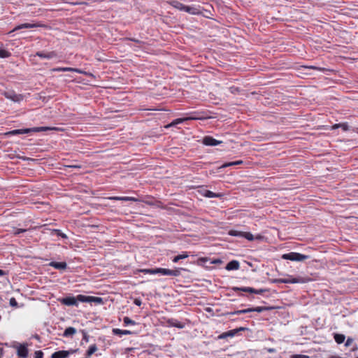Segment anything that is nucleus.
Segmentation results:
<instances>
[{
    "label": "nucleus",
    "instance_id": "4be33fe9",
    "mask_svg": "<svg viewBox=\"0 0 358 358\" xmlns=\"http://www.w3.org/2000/svg\"><path fill=\"white\" fill-rule=\"evenodd\" d=\"M334 338L338 344H341L345 341V336L341 334H334Z\"/></svg>",
    "mask_w": 358,
    "mask_h": 358
},
{
    "label": "nucleus",
    "instance_id": "2f4dec72",
    "mask_svg": "<svg viewBox=\"0 0 358 358\" xmlns=\"http://www.w3.org/2000/svg\"><path fill=\"white\" fill-rule=\"evenodd\" d=\"M123 322H124V325H126V326L136 324L135 321L132 320L131 319H130L128 317H124L123 319Z\"/></svg>",
    "mask_w": 358,
    "mask_h": 358
},
{
    "label": "nucleus",
    "instance_id": "37998d69",
    "mask_svg": "<svg viewBox=\"0 0 358 358\" xmlns=\"http://www.w3.org/2000/svg\"><path fill=\"white\" fill-rule=\"evenodd\" d=\"M290 358H309V356L305 355H293Z\"/></svg>",
    "mask_w": 358,
    "mask_h": 358
},
{
    "label": "nucleus",
    "instance_id": "4d7b16f0",
    "mask_svg": "<svg viewBox=\"0 0 358 358\" xmlns=\"http://www.w3.org/2000/svg\"><path fill=\"white\" fill-rule=\"evenodd\" d=\"M358 358V357H357Z\"/></svg>",
    "mask_w": 358,
    "mask_h": 358
},
{
    "label": "nucleus",
    "instance_id": "de8ad7c7",
    "mask_svg": "<svg viewBox=\"0 0 358 358\" xmlns=\"http://www.w3.org/2000/svg\"><path fill=\"white\" fill-rule=\"evenodd\" d=\"M67 167L69 168H73V169H81L82 166L80 164H71V165H67Z\"/></svg>",
    "mask_w": 358,
    "mask_h": 358
},
{
    "label": "nucleus",
    "instance_id": "f03ea898",
    "mask_svg": "<svg viewBox=\"0 0 358 358\" xmlns=\"http://www.w3.org/2000/svg\"><path fill=\"white\" fill-rule=\"evenodd\" d=\"M59 129L56 127H33L29 129H15L10 131H8L5 134L6 136H14L19 134H29L30 132H39V131H46L50 130H58Z\"/></svg>",
    "mask_w": 358,
    "mask_h": 358
},
{
    "label": "nucleus",
    "instance_id": "ddd939ff",
    "mask_svg": "<svg viewBox=\"0 0 358 358\" xmlns=\"http://www.w3.org/2000/svg\"><path fill=\"white\" fill-rule=\"evenodd\" d=\"M222 143V141H217L214 138L206 136L203 138V144L208 146H215Z\"/></svg>",
    "mask_w": 358,
    "mask_h": 358
},
{
    "label": "nucleus",
    "instance_id": "0eeeda50",
    "mask_svg": "<svg viewBox=\"0 0 358 358\" xmlns=\"http://www.w3.org/2000/svg\"><path fill=\"white\" fill-rule=\"evenodd\" d=\"M246 329H247V328H245V327H239L238 329H232V330H230V331H228L221 334L218 336V338L219 339H224V338H227V337H234V336H236L238 332L244 331Z\"/></svg>",
    "mask_w": 358,
    "mask_h": 358
},
{
    "label": "nucleus",
    "instance_id": "39448f33",
    "mask_svg": "<svg viewBox=\"0 0 358 358\" xmlns=\"http://www.w3.org/2000/svg\"><path fill=\"white\" fill-rule=\"evenodd\" d=\"M283 259H287L296 262H302L308 259V256L294 252H291L287 254H284L282 256Z\"/></svg>",
    "mask_w": 358,
    "mask_h": 358
},
{
    "label": "nucleus",
    "instance_id": "a211bd4d",
    "mask_svg": "<svg viewBox=\"0 0 358 358\" xmlns=\"http://www.w3.org/2000/svg\"><path fill=\"white\" fill-rule=\"evenodd\" d=\"M203 196L208 198H214V197H218L221 198L223 196L222 194L220 193H214L210 190H205L203 192Z\"/></svg>",
    "mask_w": 358,
    "mask_h": 358
},
{
    "label": "nucleus",
    "instance_id": "79ce46f5",
    "mask_svg": "<svg viewBox=\"0 0 358 358\" xmlns=\"http://www.w3.org/2000/svg\"><path fill=\"white\" fill-rule=\"evenodd\" d=\"M340 128H341L345 131L349 130V126L347 122L341 123Z\"/></svg>",
    "mask_w": 358,
    "mask_h": 358
},
{
    "label": "nucleus",
    "instance_id": "6e6d98bb",
    "mask_svg": "<svg viewBox=\"0 0 358 358\" xmlns=\"http://www.w3.org/2000/svg\"><path fill=\"white\" fill-rule=\"evenodd\" d=\"M209 117L208 116H205L203 114V117H202V119L203 120H205V119H208Z\"/></svg>",
    "mask_w": 358,
    "mask_h": 358
},
{
    "label": "nucleus",
    "instance_id": "a19ab883",
    "mask_svg": "<svg viewBox=\"0 0 358 358\" xmlns=\"http://www.w3.org/2000/svg\"><path fill=\"white\" fill-rule=\"evenodd\" d=\"M307 68L310 69H316V70H318V71H322V72H324V71H326L327 70L325 68L317 67V66H307Z\"/></svg>",
    "mask_w": 358,
    "mask_h": 358
},
{
    "label": "nucleus",
    "instance_id": "20e7f679",
    "mask_svg": "<svg viewBox=\"0 0 358 358\" xmlns=\"http://www.w3.org/2000/svg\"><path fill=\"white\" fill-rule=\"evenodd\" d=\"M306 282V279L303 277L294 278L292 276H289L287 278L275 279L273 280V282H275V283H285V284L304 283Z\"/></svg>",
    "mask_w": 358,
    "mask_h": 358
},
{
    "label": "nucleus",
    "instance_id": "bb28decb",
    "mask_svg": "<svg viewBox=\"0 0 358 358\" xmlns=\"http://www.w3.org/2000/svg\"><path fill=\"white\" fill-rule=\"evenodd\" d=\"M251 308V312H257V313H262L263 311L268 310L271 309V308L266 307V306H257L255 308Z\"/></svg>",
    "mask_w": 358,
    "mask_h": 358
},
{
    "label": "nucleus",
    "instance_id": "f257e3e1",
    "mask_svg": "<svg viewBox=\"0 0 358 358\" xmlns=\"http://www.w3.org/2000/svg\"><path fill=\"white\" fill-rule=\"evenodd\" d=\"M78 301L80 302H87V303H102L103 299L101 297L92 296H85L82 294L78 295L76 297L74 296H67L63 298L61 300V303L66 306H78Z\"/></svg>",
    "mask_w": 358,
    "mask_h": 358
},
{
    "label": "nucleus",
    "instance_id": "864d4df0",
    "mask_svg": "<svg viewBox=\"0 0 358 358\" xmlns=\"http://www.w3.org/2000/svg\"><path fill=\"white\" fill-rule=\"evenodd\" d=\"M6 274V273L4 271L0 269V276L5 275Z\"/></svg>",
    "mask_w": 358,
    "mask_h": 358
},
{
    "label": "nucleus",
    "instance_id": "4468645a",
    "mask_svg": "<svg viewBox=\"0 0 358 358\" xmlns=\"http://www.w3.org/2000/svg\"><path fill=\"white\" fill-rule=\"evenodd\" d=\"M212 8L211 5L207 3H203V17L210 18L212 15L210 10Z\"/></svg>",
    "mask_w": 358,
    "mask_h": 358
},
{
    "label": "nucleus",
    "instance_id": "2eb2a0df",
    "mask_svg": "<svg viewBox=\"0 0 358 358\" xmlns=\"http://www.w3.org/2000/svg\"><path fill=\"white\" fill-rule=\"evenodd\" d=\"M49 266L55 268V269H58V270H64L67 267V264L64 262H50Z\"/></svg>",
    "mask_w": 358,
    "mask_h": 358
},
{
    "label": "nucleus",
    "instance_id": "c756f323",
    "mask_svg": "<svg viewBox=\"0 0 358 358\" xmlns=\"http://www.w3.org/2000/svg\"><path fill=\"white\" fill-rule=\"evenodd\" d=\"M185 120V119H183V118L176 119L171 123H170L169 124L166 126V127L168 128V127H173V126H175V125H176L178 124L183 122Z\"/></svg>",
    "mask_w": 358,
    "mask_h": 358
},
{
    "label": "nucleus",
    "instance_id": "58836bf2",
    "mask_svg": "<svg viewBox=\"0 0 358 358\" xmlns=\"http://www.w3.org/2000/svg\"><path fill=\"white\" fill-rule=\"evenodd\" d=\"M27 230L26 229H15L14 228L13 229V234L15 235H18L20 234V233H22V232H25Z\"/></svg>",
    "mask_w": 358,
    "mask_h": 358
},
{
    "label": "nucleus",
    "instance_id": "9d476101",
    "mask_svg": "<svg viewBox=\"0 0 358 358\" xmlns=\"http://www.w3.org/2000/svg\"><path fill=\"white\" fill-rule=\"evenodd\" d=\"M41 27H43V25L40 23H23L16 26L12 31H10V33L14 32L22 29H31Z\"/></svg>",
    "mask_w": 358,
    "mask_h": 358
},
{
    "label": "nucleus",
    "instance_id": "c03bdc74",
    "mask_svg": "<svg viewBox=\"0 0 358 358\" xmlns=\"http://www.w3.org/2000/svg\"><path fill=\"white\" fill-rule=\"evenodd\" d=\"M222 262V260L220 259H214L210 262V264H221Z\"/></svg>",
    "mask_w": 358,
    "mask_h": 358
},
{
    "label": "nucleus",
    "instance_id": "f3484780",
    "mask_svg": "<svg viewBox=\"0 0 358 358\" xmlns=\"http://www.w3.org/2000/svg\"><path fill=\"white\" fill-rule=\"evenodd\" d=\"M109 199L124 201H138V199H136L135 197H131V196H112V197H110Z\"/></svg>",
    "mask_w": 358,
    "mask_h": 358
},
{
    "label": "nucleus",
    "instance_id": "72a5a7b5",
    "mask_svg": "<svg viewBox=\"0 0 358 358\" xmlns=\"http://www.w3.org/2000/svg\"><path fill=\"white\" fill-rule=\"evenodd\" d=\"M10 53L7 50L0 49V58H7L10 57Z\"/></svg>",
    "mask_w": 358,
    "mask_h": 358
},
{
    "label": "nucleus",
    "instance_id": "aec40b11",
    "mask_svg": "<svg viewBox=\"0 0 358 358\" xmlns=\"http://www.w3.org/2000/svg\"><path fill=\"white\" fill-rule=\"evenodd\" d=\"M76 333V329L74 327H69L64 330V331L63 333V336L64 337H70V336H73Z\"/></svg>",
    "mask_w": 358,
    "mask_h": 358
},
{
    "label": "nucleus",
    "instance_id": "a878e982",
    "mask_svg": "<svg viewBox=\"0 0 358 358\" xmlns=\"http://www.w3.org/2000/svg\"><path fill=\"white\" fill-rule=\"evenodd\" d=\"M243 163V162L242 160H238V161L225 163L222 166V167L226 168V167H229V166H231L241 165Z\"/></svg>",
    "mask_w": 358,
    "mask_h": 358
},
{
    "label": "nucleus",
    "instance_id": "423d86ee",
    "mask_svg": "<svg viewBox=\"0 0 358 358\" xmlns=\"http://www.w3.org/2000/svg\"><path fill=\"white\" fill-rule=\"evenodd\" d=\"M233 290H234L236 292L242 291V292H249L251 294H262L266 291V289H256L255 288L249 287H233Z\"/></svg>",
    "mask_w": 358,
    "mask_h": 358
},
{
    "label": "nucleus",
    "instance_id": "5fc2aeb1",
    "mask_svg": "<svg viewBox=\"0 0 358 358\" xmlns=\"http://www.w3.org/2000/svg\"><path fill=\"white\" fill-rule=\"evenodd\" d=\"M275 351V350L274 348H269L268 349V352H274Z\"/></svg>",
    "mask_w": 358,
    "mask_h": 358
},
{
    "label": "nucleus",
    "instance_id": "473e14b6",
    "mask_svg": "<svg viewBox=\"0 0 358 358\" xmlns=\"http://www.w3.org/2000/svg\"><path fill=\"white\" fill-rule=\"evenodd\" d=\"M242 236L248 241L254 240V236L250 232H243Z\"/></svg>",
    "mask_w": 358,
    "mask_h": 358
},
{
    "label": "nucleus",
    "instance_id": "9b49d317",
    "mask_svg": "<svg viewBox=\"0 0 358 358\" xmlns=\"http://www.w3.org/2000/svg\"><path fill=\"white\" fill-rule=\"evenodd\" d=\"M5 96L14 102H20L22 100L23 96L21 94H17L13 91H8L4 93Z\"/></svg>",
    "mask_w": 358,
    "mask_h": 358
},
{
    "label": "nucleus",
    "instance_id": "e433bc0d",
    "mask_svg": "<svg viewBox=\"0 0 358 358\" xmlns=\"http://www.w3.org/2000/svg\"><path fill=\"white\" fill-rule=\"evenodd\" d=\"M54 231L57 234V236H61L62 238H67L66 234L62 233L59 229H54Z\"/></svg>",
    "mask_w": 358,
    "mask_h": 358
},
{
    "label": "nucleus",
    "instance_id": "5701e85b",
    "mask_svg": "<svg viewBox=\"0 0 358 358\" xmlns=\"http://www.w3.org/2000/svg\"><path fill=\"white\" fill-rule=\"evenodd\" d=\"M184 11L191 13V14H199V8H196L192 7V6H185Z\"/></svg>",
    "mask_w": 358,
    "mask_h": 358
},
{
    "label": "nucleus",
    "instance_id": "6e6552de",
    "mask_svg": "<svg viewBox=\"0 0 358 358\" xmlns=\"http://www.w3.org/2000/svg\"><path fill=\"white\" fill-rule=\"evenodd\" d=\"M78 349L71 350H59L52 354L51 358H67L69 355L76 352Z\"/></svg>",
    "mask_w": 358,
    "mask_h": 358
},
{
    "label": "nucleus",
    "instance_id": "7ed1b4c3",
    "mask_svg": "<svg viewBox=\"0 0 358 358\" xmlns=\"http://www.w3.org/2000/svg\"><path fill=\"white\" fill-rule=\"evenodd\" d=\"M13 348L16 349L17 355L20 358H27L29 355L28 344L15 343Z\"/></svg>",
    "mask_w": 358,
    "mask_h": 358
},
{
    "label": "nucleus",
    "instance_id": "603ef678",
    "mask_svg": "<svg viewBox=\"0 0 358 358\" xmlns=\"http://www.w3.org/2000/svg\"><path fill=\"white\" fill-rule=\"evenodd\" d=\"M341 127V123H338V124H334L332 127H331V129H338V128H340Z\"/></svg>",
    "mask_w": 358,
    "mask_h": 358
},
{
    "label": "nucleus",
    "instance_id": "4c0bfd02",
    "mask_svg": "<svg viewBox=\"0 0 358 358\" xmlns=\"http://www.w3.org/2000/svg\"><path fill=\"white\" fill-rule=\"evenodd\" d=\"M81 332L83 334V341H85L87 343L89 342L90 337H89L87 333L85 330H82Z\"/></svg>",
    "mask_w": 358,
    "mask_h": 358
},
{
    "label": "nucleus",
    "instance_id": "09e8293b",
    "mask_svg": "<svg viewBox=\"0 0 358 358\" xmlns=\"http://www.w3.org/2000/svg\"><path fill=\"white\" fill-rule=\"evenodd\" d=\"M202 262H203V267L205 266V267H208V258H204L203 257V260H202Z\"/></svg>",
    "mask_w": 358,
    "mask_h": 358
},
{
    "label": "nucleus",
    "instance_id": "dca6fc26",
    "mask_svg": "<svg viewBox=\"0 0 358 358\" xmlns=\"http://www.w3.org/2000/svg\"><path fill=\"white\" fill-rule=\"evenodd\" d=\"M225 268L227 271L237 270L239 268V262L236 260H232L227 264Z\"/></svg>",
    "mask_w": 358,
    "mask_h": 358
},
{
    "label": "nucleus",
    "instance_id": "b1692460",
    "mask_svg": "<svg viewBox=\"0 0 358 358\" xmlns=\"http://www.w3.org/2000/svg\"><path fill=\"white\" fill-rule=\"evenodd\" d=\"M251 313L250 308H246V309H243V310H235L234 312H230L228 314L229 315H241V314H245V313Z\"/></svg>",
    "mask_w": 358,
    "mask_h": 358
},
{
    "label": "nucleus",
    "instance_id": "7c9ffc66",
    "mask_svg": "<svg viewBox=\"0 0 358 358\" xmlns=\"http://www.w3.org/2000/svg\"><path fill=\"white\" fill-rule=\"evenodd\" d=\"M169 322L171 326L176 327L180 329H182L184 327V325L182 323L178 322L177 320H169Z\"/></svg>",
    "mask_w": 358,
    "mask_h": 358
},
{
    "label": "nucleus",
    "instance_id": "c9c22d12",
    "mask_svg": "<svg viewBox=\"0 0 358 358\" xmlns=\"http://www.w3.org/2000/svg\"><path fill=\"white\" fill-rule=\"evenodd\" d=\"M229 234L231 235V236H242L243 232L238 231H236V230H231L229 232Z\"/></svg>",
    "mask_w": 358,
    "mask_h": 358
},
{
    "label": "nucleus",
    "instance_id": "49530a36",
    "mask_svg": "<svg viewBox=\"0 0 358 358\" xmlns=\"http://www.w3.org/2000/svg\"><path fill=\"white\" fill-rule=\"evenodd\" d=\"M17 301H16V300H15V298H11V299H10V305L11 306H17Z\"/></svg>",
    "mask_w": 358,
    "mask_h": 358
},
{
    "label": "nucleus",
    "instance_id": "8fccbe9b",
    "mask_svg": "<svg viewBox=\"0 0 358 358\" xmlns=\"http://www.w3.org/2000/svg\"><path fill=\"white\" fill-rule=\"evenodd\" d=\"M134 303L135 305H136L138 306H140L142 303L141 300L139 299H135Z\"/></svg>",
    "mask_w": 358,
    "mask_h": 358
},
{
    "label": "nucleus",
    "instance_id": "f704fd0d",
    "mask_svg": "<svg viewBox=\"0 0 358 358\" xmlns=\"http://www.w3.org/2000/svg\"><path fill=\"white\" fill-rule=\"evenodd\" d=\"M56 71H77L76 69H73V68H69V67H66V68H58L56 69Z\"/></svg>",
    "mask_w": 358,
    "mask_h": 358
},
{
    "label": "nucleus",
    "instance_id": "6ab92c4d",
    "mask_svg": "<svg viewBox=\"0 0 358 358\" xmlns=\"http://www.w3.org/2000/svg\"><path fill=\"white\" fill-rule=\"evenodd\" d=\"M112 331L114 335H117L120 336H122V335L131 334V331L129 330H122L120 329H113Z\"/></svg>",
    "mask_w": 358,
    "mask_h": 358
},
{
    "label": "nucleus",
    "instance_id": "f8f14e48",
    "mask_svg": "<svg viewBox=\"0 0 358 358\" xmlns=\"http://www.w3.org/2000/svg\"><path fill=\"white\" fill-rule=\"evenodd\" d=\"M36 56H38L41 58L51 59L57 57V53L55 51L51 52H41L38 51L36 53Z\"/></svg>",
    "mask_w": 358,
    "mask_h": 358
},
{
    "label": "nucleus",
    "instance_id": "412c9836",
    "mask_svg": "<svg viewBox=\"0 0 358 358\" xmlns=\"http://www.w3.org/2000/svg\"><path fill=\"white\" fill-rule=\"evenodd\" d=\"M170 4L178 9L179 10H182V11H184V9H185V5L182 4V3H180V1H170Z\"/></svg>",
    "mask_w": 358,
    "mask_h": 358
},
{
    "label": "nucleus",
    "instance_id": "cd10ccee",
    "mask_svg": "<svg viewBox=\"0 0 358 358\" xmlns=\"http://www.w3.org/2000/svg\"><path fill=\"white\" fill-rule=\"evenodd\" d=\"M187 257H188V255L187 252H182V254L174 257V258L173 259V262L176 263V262H179L180 259H185Z\"/></svg>",
    "mask_w": 358,
    "mask_h": 358
},
{
    "label": "nucleus",
    "instance_id": "ea45409f",
    "mask_svg": "<svg viewBox=\"0 0 358 358\" xmlns=\"http://www.w3.org/2000/svg\"><path fill=\"white\" fill-rule=\"evenodd\" d=\"M43 352L41 350H37L34 353V358H43Z\"/></svg>",
    "mask_w": 358,
    "mask_h": 358
},
{
    "label": "nucleus",
    "instance_id": "3c124183",
    "mask_svg": "<svg viewBox=\"0 0 358 358\" xmlns=\"http://www.w3.org/2000/svg\"><path fill=\"white\" fill-rule=\"evenodd\" d=\"M129 40H131L132 41H134L136 43H138L139 47L143 43L142 41H141L139 40L134 39V38H129Z\"/></svg>",
    "mask_w": 358,
    "mask_h": 358
},
{
    "label": "nucleus",
    "instance_id": "393cba45",
    "mask_svg": "<svg viewBox=\"0 0 358 358\" xmlns=\"http://www.w3.org/2000/svg\"><path fill=\"white\" fill-rule=\"evenodd\" d=\"M97 350V347L96 344L91 345L89 347V349L86 352V355L89 357L92 355H93Z\"/></svg>",
    "mask_w": 358,
    "mask_h": 358
},
{
    "label": "nucleus",
    "instance_id": "a18cd8bd",
    "mask_svg": "<svg viewBox=\"0 0 358 358\" xmlns=\"http://www.w3.org/2000/svg\"><path fill=\"white\" fill-rule=\"evenodd\" d=\"M352 342L353 339L352 338H348L347 341H345V345L346 347H348L352 344Z\"/></svg>",
    "mask_w": 358,
    "mask_h": 358
},
{
    "label": "nucleus",
    "instance_id": "1a4fd4ad",
    "mask_svg": "<svg viewBox=\"0 0 358 358\" xmlns=\"http://www.w3.org/2000/svg\"><path fill=\"white\" fill-rule=\"evenodd\" d=\"M157 273H160L164 275L178 276L180 275V272L178 269L171 270L168 268H157Z\"/></svg>",
    "mask_w": 358,
    "mask_h": 358
},
{
    "label": "nucleus",
    "instance_id": "c85d7f7f",
    "mask_svg": "<svg viewBox=\"0 0 358 358\" xmlns=\"http://www.w3.org/2000/svg\"><path fill=\"white\" fill-rule=\"evenodd\" d=\"M137 271L143 273L145 274H157V268H155V269L143 268V269H139Z\"/></svg>",
    "mask_w": 358,
    "mask_h": 358
}]
</instances>
